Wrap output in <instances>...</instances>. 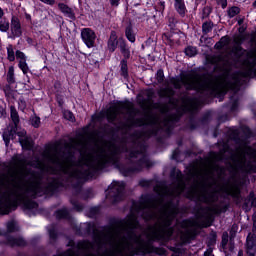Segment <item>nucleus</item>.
<instances>
[{
	"label": "nucleus",
	"mask_w": 256,
	"mask_h": 256,
	"mask_svg": "<svg viewBox=\"0 0 256 256\" xmlns=\"http://www.w3.org/2000/svg\"><path fill=\"white\" fill-rule=\"evenodd\" d=\"M121 151L122 147L113 142H100L95 133L71 138L63 146H50L42 153L47 161L42 171L59 177L48 176L46 182L41 172L27 168L31 165L27 158L14 157L18 170L6 181L5 191L0 194V215H9L19 205L28 210L37 209V202L29 198L55 193L59 187L71 185L81 189L85 181L93 179L97 171H102L108 165H114L122 173V164H119Z\"/></svg>",
	"instance_id": "1"
},
{
	"label": "nucleus",
	"mask_w": 256,
	"mask_h": 256,
	"mask_svg": "<svg viewBox=\"0 0 256 256\" xmlns=\"http://www.w3.org/2000/svg\"><path fill=\"white\" fill-rule=\"evenodd\" d=\"M212 211L213 209L210 206L201 207L197 211L196 213L197 219H204V222L202 223L184 221V225L187 228L181 234V240L183 241V243H191V241L195 239V235H197V231L193 229V226L201 227V228L211 227V222L209 221L211 219Z\"/></svg>",
	"instance_id": "2"
},
{
	"label": "nucleus",
	"mask_w": 256,
	"mask_h": 256,
	"mask_svg": "<svg viewBox=\"0 0 256 256\" xmlns=\"http://www.w3.org/2000/svg\"><path fill=\"white\" fill-rule=\"evenodd\" d=\"M107 199L117 203L125 199V182L113 181L106 194Z\"/></svg>",
	"instance_id": "3"
},
{
	"label": "nucleus",
	"mask_w": 256,
	"mask_h": 256,
	"mask_svg": "<svg viewBox=\"0 0 256 256\" xmlns=\"http://www.w3.org/2000/svg\"><path fill=\"white\" fill-rule=\"evenodd\" d=\"M223 175H225V168L220 166V193H226L231 197H239V186L237 183L231 181H223Z\"/></svg>",
	"instance_id": "4"
},
{
	"label": "nucleus",
	"mask_w": 256,
	"mask_h": 256,
	"mask_svg": "<svg viewBox=\"0 0 256 256\" xmlns=\"http://www.w3.org/2000/svg\"><path fill=\"white\" fill-rule=\"evenodd\" d=\"M156 80L159 85H164V88H161L158 91L159 97H167L168 99H171V97L175 95V90L169 87V82L165 81V73L163 72V69L157 71Z\"/></svg>",
	"instance_id": "5"
},
{
	"label": "nucleus",
	"mask_w": 256,
	"mask_h": 256,
	"mask_svg": "<svg viewBox=\"0 0 256 256\" xmlns=\"http://www.w3.org/2000/svg\"><path fill=\"white\" fill-rule=\"evenodd\" d=\"M181 101L182 113H193V111H197L201 105V101H199L198 98L189 97L188 95H184Z\"/></svg>",
	"instance_id": "6"
},
{
	"label": "nucleus",
	"mask_w": 256,
	"mask_h": 256,
	"mask_svg": "<svg viewBox=\"0 0 256 256\" xmlns=\"http://www.w3.org/2000/svg\"><path fill=\"white\" fill-rule=\"evenodd\" d=\"M81 39L86 47L91 49L95 47V39H97V34H95V31H93L91 28H83L81 30Z\"/></svg>",
	"instance_id": "7"
},
{
	"label": "nucleus",
	"mask_w": 256,
	"mask_h": 256,
	"mask_svg": "<svg viewBox=\"0 0 256 256\" xmlns=\"http://www.w3.org/2000/svg\"><path fill=\"white\" fill-rule=\"evenodd\" d=\"M11 35L15 37H21L23 35V31L21 30V22L19 18L13 16L10 24Z\"/></svg>",
	"instance_id": "8"
},
{
	"label": "nucleus",
	"mask_w": 256,
	"mask_h": 256,
	"mask_svg": "<svg viewBox=\"0 0 256 256\" xmlns=\"http://www.w3.org/2000/svg\"><path fill=\"white\" fill-rule=\"evenodd\" d=\"M108 51L115 53L117 47H119V39L117 38V32L112 31L107 43Z\"/></svg>",
	"instance_id": "9"
},
{
	"label": "nucleus",
	"mask_w": 256,
	"mask_h": 256,
	"mask_svg": "<svg viewBox=\"0 0 256 256\" xmlns=\"http://www.w3.org/2000/svg\"><path fill=\"white\" fill-rule=\"evenodd\" d=\"M58 9H60L61 13H63L64 17H68V19H71L72 21H75V10L73 8L69 7L65 3H59Z\"/></svg>",
	"instance_id": "10"
},
{
	"label": "nucleus",
	"mask_w": 256,
	"mask_h": 256,
	"mask_svg": "<svg viewBox=\"0 0 256 256\" xmlns=\"http://www.w3.org/2000/svg\"><path fill=\"white\" fill-rule=\"evenodd\" d=\"M7 243L10 245V247H25L27 243L25 240L21 237H7Z\"/></svg>",
	"instance_id": "11"
},
{
	"label": "nucleus",
	"mask_w": 256,
	"mask_h": 256,
	"mask_svg": "<svg viewBox=\"0 0 256 256\" xmlns=\"http://www.w3.org/2000/svg\"><path fill=\"white\" fill-rule=\"evenodd\" d=\"M246 251H251L256 249V234L253 232H249L246 238Z\"/></svg>",
	"instance_id": "12"
},
{
	"label": "nucleus",
	"mask_w": 256,
	"mask_h": 256,
	"mask_svg": "<svg viewBox=\"0 0 256 256\" xmlns=\"http://www.w3.org/2000/svg\"><path fill=\"white\" fill-rule=\"evenodd\" d=\"M251 207H256V196L253 192H250L248 197L244 200L243 209L249 211Z\"/></svg>",
	"instance_id": "13"
},
{
	"label": "nucleus",
	"mask_w": 256,
	"mask_h": 256,
	"mask_svg": "<svg viewBox=\"0 0 256 256\" xmlns=\"http://www.w3.org/2000/svg\"><path fill=\"white\" fill-rule=\"evenodd\" d=\"M119 49L120 53L123 55V59L127 60L131 57V50H129V47L127 46V42L123 39H119Z\"/></svg>",
	"instance_id": "14"
},
{
	"label": "nucleus",
	"mask_w": 256,
	"mask_h": 256,
	"mask_svg": "<svg viewBox=\"0 0 256 256\" xmlns=\"http://www.w3.org/2000/svg\"><path fill=\"white\" fill-rule=\"evenodd\" d=\"M174 7L180 17H184L187 13V7L185 6V0H180L179 2H174Z\"/></svg>",
	"instance_id": "15"
},
{
	"label": "nucleus",
	"mask_w": 256,
	"mask_h": 256,
	"mask_svg": "<svg viewBox=\"0 0 256 256\" xmlns=\"http://www.w3.org/2000/svg\"><path fill=\"white\" fill-rule=\"evenodd\" d=\"M10 117L12 122L14 123L15 129H17V126L19 125V112H17V109L15 106L10 107Z\"/></svg>",
	"instance_id": "16"
},
{
	"label": "nucleus",
	"mask_w": 256,
	"mask_h": 256,
	"mask_svg": "<svg viewBox=\"0 0 256 256\" xmlns=\"http://www.w3.org/2000/svg\"><path fill=\"white\" fill-rule=\"evenodd\" d=\"M120 75L127 79L129 77V67L127 66V60L122 59L120 62Z\"/></svg>",
	"instance_id": "17"
},
{
	"label": "nucleus",
	"mask_w": 256,
	"mask_h": 256,
	"mask_svg": "<svg viewBox=\"0 0 256 256\" xmlns=\"http://www.w3.org/2000/svg\"><path fill=\"white\" fill-rule=\"evenodd\" d=\"M56 218L58 219H71V214L67 208H62L55 212Z\"/></svg>",
	"instance_id": "18"
},
{
	"label": "nucleus",
	"mask_w": 256,
	"mask_h": 256,
	"mask_svg": "<svg viewBox=\"0 0 256 256\" xmlns=\"http://www.w3.org/2000/svg\"><path fill=\"white\" fill-rule=\"evenodd\" d=\"M229 43H231V39H229L228 36H224L215 44V49H223V47H227Z\"/></svg>",
	"instance_id": "19"
},
{
	"label": "nucleus",
	"mask_w": 256,
	"mask_h": 256,
	"mask_svg": "<svg viewBox=\"0 0 256 256\" xmlns=\"http://www.w3.org/2000/svg\"><path fill=\"white\" fill-rule=\"evenodd\" d=\"M7 81L10 85H13V83H15V68L13 66H10L8 69Z\"/></svg>",
	"instance_id": "20"
},
{
	"label": "nucleus",
	"mask_w": 256,
	"mask_h": 256,
	"mask_svg": "<svg viewBox=\"0 0 256 256\" xmlns=\"http://www.w3.org/2000/svg\"><path fill=\"white\" fill-rule=\"evenodd\" d=\"M9 20L5 19V18H0V31L1 33H7V31H9Z\"/></svg>",
	"instance_id": "21"
},
{
	"label": "nucleus",
	"mask_w": 256,
	"mask_h": 256,
	"mask_svg": "<svg viewBox=\"0 0 256 256\" xmlns=\"http://www.w3.org/2000/svg\"><path fill=\"white\" fill-rule=\"evenodd\" d=\"M125 36L130 43H135V34L133 33V28H131V26L126 27Z\"/></svg>",
	"instance_id": "22"
},
{
	"label": "nucleus",
	"mask_w": 256,
	"mask_h": 256,
	"mask_svg": "<svg viewBox=\"0 0 256 256\" xmlns=\"http://www.w3.org/2000/svg\"><path fill=\"white\" fill-rule=\"evenodd\" d=\"M213 31V23L211 21L204 22L202 24V32L204 35H207V33H211Z\"/></svg>",
	"instance_id": "23"
},
{
	"label": "nucleus",
	"mask_w": 256,
	"mask_h": 256,
	"mask_svg": "<svg viewBox=\"0 0 256 256\" xmlns=\"http://www.w3.org/2000/svg\"><path fill=\"white\" fill-rule=\"evenodd\" d=\"M20 144L22 145L23 149H28V150L33 149V142L28 138L20 139Z\"/></svg>",
	"instance_id": "24"
},
{
	"label": "nucleus",
	"mask_w": 256,
	"mask_h": 256,
	"mask_svg": "<svg viewBox=\"0 0 256 256\" xmlns=\"http://www.w3.org/2000/svg\"><path fill=\"white\" fill-rule=\"evenodd\" d=\"M18 67L19 69H21L24 75H27V73H29V65H27V60L19 61Z\"/></svg>",
	"instance_id": "25"
},
{
	"label": "nucleus",
	"mask_w": 256,
	"mask_h": 256,
	"mask_svg": "<svg viewBox=\"0 0 256 256\" xmlns=\"http://www.w3.org/2000/svg\"><path fill=\"white\" fill-rule=\"evenodd\" d=\"M240 11L241 10L237 6L231 7L230 9H228V17L230 19H233V17H236V15H239Z\"/></svg>",
	"instance_id": "26"
},
{
	"label": "nucleus",
	"mask_w": 256,
	"mask_h": 256,
	"mask_svg": "<svg viewBox=\"0 0 256 256\" xmlns=\"http://www.w3.org/2000/svg\"><path fill=\"white\" fill-rule=\"evenodd\" d=\"M185 55H187L188 57H195L197 55V48L193 46H188L185 49Z\"/></svg>",
	"instance_id": "27"
},
{
	"label": "nucleus",
	"mask_w": 256,
	"mask_h": 256,
	"mask_svg": "<svg viewBox=\"0 0 256 256\" xmlns=\"http://www.w3.org/2000/svg\"><path fill=\"white\" fill-rule=\"evenodd\" d=\"M30 121L32 127H35V129H38L39 125H41V118L39 116H33Z\"/></svg>",
	"instance_id": "28"
},
{
	"label": "nucleus",
	"mask_w": 256,
	"mask_h": 256,
	"mask_svg": "<svg viewBox=\"0 0 256 256\" xmlns=\"http://www.w3.org/2000/svg\"><path fill=\"white\" fill-rule=\"evenodd\" d=\"M50 239L52 241H55L57 239V229L55 228V225L50 226L49 230Z\"/></svg>",
	"instance_id": "29"
},
{
	"label": "nucleus",
	"mask_w": 256,
	"mask_h": 256,
	"mask_svg": "<svg viewBox=\"0 0 256 256\" xmlns=\"http://www.w3.org/2000/svg\"><path fill=\"white\" fill-rule=\"evenodd\" d=\"M7 230L9 233H13L14 231H17V223H15V221L8 222Z\"/></svg>",
	"instance_id": "30"
},
{
	"label": "nucleus",
	"mask_w": 256,
	"mask_h": 256,
	"mask_svg": "<svg viewBox=\"0 0 256 256\" xmlns=\"http://www.w3.org/2000/svg\"><path fill=\"white\" fill-rule=\"evenodd\" d=\"M212 9L209 6H206L202 10V19H207L211 15Z\"/></svg>",
	"instance_id": "31"
},
{
	"label": "nucleus",
	"mask_w": 256,
	"mask_h": 256,
	"mask_svg": "<svg viewBox=\"0 0 256 256\" xmlns=\"http://www.w3.org/2000/svg\"><path fill=\"white\" fill-rule=\"evenodd\" d=\"M64 119H67V121H75V116L73 115V112L66 110L64 111Z\"/></svg>",
	"instance_id": "32"
},
{
	"label": "nucleus",
	"mask_w": 256,
	"mask_h": 256,
	"mask_svg": "<svg viewBox=\"0 0 256 256\" xmlns=\"http://www.w3.org/2000/svg\"><path fill=\"white\" fill-rule=\"evenodd\" d=\"M7 55H8V60L15 61V51H13L12 46L7 48Z\"/></svg>",
	"instance_id": "33"
},
{
	"label": "nucleus",
	"mask_w": 256,
	"mask_h": 256,
	"mask_svg": "<svg viewBox=\"0 0 256 256\" xmlns=\"http://www.w3.org/2000/svg\"><path fill=\"white\" fill-rule=\"evenodd\" d=\"M16 59H18L19 61H27V56L22 51L17 50L16 51Z\"/></svg>",
	"instance_id": "34"
},
{
	"label": "nucleus",
	"mask_w": 256,
	"mask_h": 256,
	"mask_svg": "<svg viewBox=\"0 0 256 256\" xmlns=\"http://www.w3.org/2000/svg\"><path fill=\"white\" fill-rule=\"evenodd\" d=\"M168 25L170 29H175V25H177V19H175V17H169Z\"/></svg>",
	"instance_id": "35"
},
{
	"label": "nucleus",
	"mask_w": 256,
	"mask_h": 256,
	"mask_svg": "<svg viewBox=\"0 0 256 256\" xmlns=\"http://www.w3.org/2000/svg\"><path fill=\"white\" fill-rule=\"evenodd\" d=\"M18 106L21 111H25V109H27V102L23 99H19Z\"/></svg>",
	"instance_id": "36"
},
{
	"label": "nucleus",
	"mask_w": 256,
	"mask_h": 256,
	"mask_svg": "<svg viewBox=\"0 0 256 256\" xmlns=\"http://www.w3.org/2000/svg\"><path fill=\"white\" fill-rule=\"evenodd\" d=\"M71 203L76 211H81L83 209V204L73 200H71Z\"/></svg>",
	"instance_id": "37"
},
{
	"label": "nucleus",
	"mask_w": 256,
	"mask_h": 256,
	"mask_svg": "<svg viewBox=\"0 0 256 256\" xmlns=\"http://www.w3.org/2000/svg\"><path fill=\"white\" fill-rule=\"evenodd\" d=\"M2 137L5 144L9 145V141L11 140V137L9 136V132H4Z\"/></svg>",
	"instance_id": "38"
},
{
	"label": "nucleus",
	"mask_w": 256,
	"mask_h": 256,
	"mask_svg": "<svg viewBox=\"0 0 256 256\" xmlns=\"http://www.w3.org/2000/svg\"><path fill=\"white\" fill-rule=\"evenodd\" d=\"M158 11H160L161 13H163V11H165V1L158 2Z\"/></svg>",
	"instance_id": "39"
},
{
	"label": "nucleus",
	"mask_w": 256,
	"mask_h": 256,
	"mask_svg": "<svg viewBox=\"0 0 256 256\" xmlns=\"http://www.w3.org/2000/svg\"><path fill=\"white\" fill-rule=\"evenodd\" d=\"M97 213H99V208L98 207H93V208L90 209L91 217H95V215H97Z\"/></svg>",
	"instance_id": "40"
},
{
	"label": "nucleus",
	"mask_w": 256,
	"mask_h": 256,
	"mask_svg": "<svg viewBox=\"0 0 256 256\" xmlns=\"http://www.w3.org/2000/svg\"><path fill=\"white\" fill-rule=\"evenodd\" d=\"M139 185H141V187H149V185H151V181L148 180H141L139 182Z\"/></svg>",
	"instance_id": "41"
},
{
	"label": "nucleus",
	"mask_w": 256,
	"mask_h": 256,
	"mask_svg": "<svg viewBox=\"0 0 256 256\" xmlns=\"http://www.w3.org/2000/svg\"><path fill=\"white\" fill-rule=\"evenodd\" d=\"M253 226H252V233H256V214L252 216Z\"/></svg>",
	"instance_id": "42"
},
{
	"label": "nucleus",
	"mask_w": 256,
	"mask_h": 256,
	"mask_svg": "<svg viewBox=\"0 0 256 256\" xmlns=\"http://www.w3.org/2000/svg\"><path fill=\"white\" fill-rule=\"evenodd\" d=\"M109 3L111 7H117L121 3V0H109Z\"/></svg>",
	"instance_id": "43"
},
{
	"label": "nucleus",
	"mask_w": 256,
	"mask_h": 256,
	"mask_svg": "<svg viewBox=\"0 0 256 256\" xmlns=\"http://www.w3.org/2000/svg\"><path fill=\"white\" fill-rule=\"evenodd\" d=\"M41 3H45L46 5H53L55 0H40Z\"/></svg>",
	"instance_id": "44"
},
{
	"label": "nucleus",
	"mask_w": 256,
	"mask_h": 256,
	"mask_svg": "<svg viewBox=\"0 0 256 256\" xmlns=\"http://www.w3.org/2000/svg\"><path fill=\"white\" fill-rule=\"evenodd\" d=\"M247 256H256V249L246 250Z\"/></svg>",
	"instance_id": "45"
},
{
	"label": "nucleus",
	"mask_w": 256,
	"mask_h": 256,
	"mask_svg": "<svg viewBox=\"0 0 256 256\" xmlns=\"http://www.w3.org/2000/svg\"><path fill=\"white\" fill-rule=\"evenodd\" d=\"M218 1L221 4L222 9H225V7H227V0H218Z\"/></svg>",
	"instance_id": "46"
},
{
	"label": "nucleus",
	"mask_w": 256,
	"mask_h": 256,
	"mask_svg": "<svg viewBox=\"0 0 256 256\" xmlns=\"http://www.w3.org/2000/svg\"><path fill=\"white\" fill-rule=\"evenodd\" d=\"M237 100H235L231 106V111H236L237 110Z\"/></svg>",
	"instance_id": "47"
},
{
	"label": "nucleus",
	"mask_w": 256,
	"mask_h": 256,
	"mask_svg": "<svg viewBox=\"0 0 256 256\" xmlns=\"http://www.w3.org/2000/svg\"><path fill=\"white\" fill-rule=\"evenodd\" d=\"M227 234H223V238H222V245H227Z\"/></svg>",
	"instance_id": "48"
},
{
	"label": "nucleus",
	"mask_w": 256,
	"mask_h": 256,
	"mask_svg": "<svg viewBox=\"0 0 256 256\" xmlns=\"http://www.w3.org/2000/svg\"><path fill=\"white\" fill-rule=\"evenodd\" d=\"M179 152V150H175L172 154V159H177V153Z\"/></svg>",
	"instance_id": "49"
},
{
	"label": "nucleus",
	"mask_w": 256,
	"mask_h": 256,
	"mask_svg": "<svg viewBox=\"0 0 256 256\" xmlns=\"http://www.w3.org/2000/svg\"><path fill=\"white\" fill-rule=\"evenodd\" d=\"M3 15H5V12H3V9L0 7V19H3Z\"/></svg>",
	"instance_id": "50"
},
{
	"label": "nucleus",
	"mask_w": 256,
	"mask_h": 256,
	"mask_svg": "<svg viewBox=\"0 0 256 256\" xmlns=\"http://www.w3.org/2000/svg\"><path fill=\"white\" fill-rule=\"evenodd\" d=\"M139 104L141 105V107H145V100L143 101L139 100Z\"/></svg>",
	"instance_id": "51"
},
{
	"label": "nucleus",
	"mask_w": 256,
	"mask_h": 256,
	"mask_svg": "<svg viewBox=\"0 0 256 256\" xmlns=\"http://www.w3.org/2000/svg\"><path fill=\"white\" fill-rule=\"evenodd\" d=\"M246 137H247V138L251 137V130L247 129Z\"/></svg>",
	"instance_id": "52"
},
{
	"label": "nucleus",
	"mask_w": 256,
	"mask_h": 256,
	"mask_svg": "<svg viewBox=\"0 0 256 256\" xmlns=\"http://www.w3.org/2000/svg\"><path fill=\"white\" fill-rule=\"evenodd\" d=\"M237 256H243V250H239Z\"/></svg>",
	"instance_id": "53"
},
{
	"label": "nucleus",
	"mask_w": 256,
	"mask_h": 256,
	"mask_svg": "<svg viewBox=\"0 0 256 256\" xmlns=\"http://www.w3.org/2000/svg\"><path fill=\"white\" fill-rule=\"evenodd\" d=\"M26 19H27L28 21H31V15L26 14Z\"/></svg>",
	"instance_id": "54"
},
{
	"label": "nucleus",
	"mask_w": 256,
	"mask_h": 256,
	"mask_svg": "<svg viewBox=\"0 0 256 256\" xmlns=\"http://www.w3.org/2000/svg\"><path fill=\"white\" fill-rule=\"evenodd\" d=\"M253 7H255L256 8V0L253 2Z\"/></svg>",
	"instance_id": "55"
},
{
	"label": "nucleus",
	"mask_w": 256,
	"mask_h": 256,
	"mask_svg": "<svg viewBox=\"0 0 256 256\" xmlns=\"http://www.w3.org/2000/svg\"><path fill=\"white\" fill-rule=\"evenodd\" d=\"M164 37H165L166 39H169V36H167V34H164Z\"/></svg>",
	"instance_id": "56"
},
{
	"label": "nucleus",
	"mask_w": 256,
	"mask_h": 256,
	"mask_svg": "<svg viewBox=\"0 0 256 256\" xmlns=\"http://www.w3.org/2000/svg\"><path fill=\"white\" fill-rule=\"evenodd\" d=\"M0 183H4L1 177H0Z\"/></svg>",
	"instance_id": "57"
},
{
	"label": "nucleus",
	"mask_w": 256,
	"mask_h": 256,
	"mask_svg": "<svg viewBox=\"0 0 256 256\" xmlns=\"http://www.w3.org/2000/svg\"><path fill=\"white\" fill-rule=\"evenodd\" d=\"M28 43H31V39H28Z\"/></svg>",
	"instance_id": "58"
},
{
	"label": "nucleus",
	"mask_w": 256,
	"mask_h": 256,
	"mask_svg": "<svg viewBox=\"0 0 256 256\" xmlns=\"http://www.w3.org/2000/svg\"><path fill=\"white\" fill-rule=\"evenodd\" d=\"M28 43H31V39H28Z\"/></svg>",
	"instance_id": "59"
},
{
	"label": "nucleus",
	"mask_w": 256,
	"mask_h": 256,
	"mask_svg": "<svg viewBox=\"0 0 256 256\" xmlns=\"http://www.w3.org/2000/svg\"><path fill=\"white\" fill-rule=\"evenodd\" d=\"M191 129H195V126H192Z\"/></svg>",
	"instance_id": "60"
}]
</instances>
